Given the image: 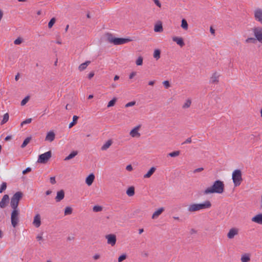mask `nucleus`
<instances>
[{
  "mask_svg": "<svg viewBox=\"0 0 262 262\" xmlns=\"http://www.w3.org/2000/svg\"><path fill=\"white\" fill-rule=\"evenodd\" d=\"M224 184L223 181L216 180L211 187L207 188L203 193L204 194L214 193L221 194L224 192Z\"/></svg>",
  "mask_w": 262,
  "mask_h": 262,
  "instance_id": "1",
  "label": "nucleus"
},
{
  "mask_svg": "<svg viewBox=\"0 0 262 262\" xmlns=\"http://www.w3.org/2000/svg\"><path fill=\"white\" fill-rule=\"evenodd\" d=\"M23 195V194L21 191H17L11 198L10 202V206L12 209L11 213H18L19 210L17 207Z\"/></svg>",
  "mask_w": 262,
  "mask_h": 262,
  "instance_id": "2",
  "label": "nucleus"
},
{
  "mask_svg": "<svg viewBox=\"0 0 262 262\" xmlns=\"http://www.w3.org/2000/svg\"><path fill=\"white\" fill-rule=\"evenodd\" d=\"M107 40L109 42L112 43L115 45H120L125 44L132 40L129 38H116L111 34H107Z\"/></svg>",
  "mask_w": 262,
  "mask_h": 262,
  "instance_id": "3",
  "label": "nucleus"
},
{
  "mask_svg": "<svg viewBox=\"0 0 262 262\" xmlns=\"http://www.w3.org/2000/svg\"><path fill=\"white\" fill-rule=\"evenodd\" d=\"M232 179L235 187L239 186L243 181L241 170L239 169L234 170L232 172Z\"/></svg>",
  "mask_w": 262,
  "mask_h": 262,
  "instance_id": "4",
  "label": "nucleus"
},
{
  "mask_svg": "<svg viewBox=\"0 0 262 262\" xmlns=\"http://www.w3.org/2000/svg\"><path fill=\"white\" fill-rule=\"evenodd\" d=\"M52 156L51 151H48L39 156L37 162L39 163H46Z\"/></svg>",
  "mask_w": 262,
  "mask_h": 262,
  "instance_id": "5",
  "label": "nucleus"
},
{
  "mask_svg": "<svg viewBox=\"0 0 262 262\" xmlns=\"http://www.w3.org/2000/svg\"><path fill=\"white\" fill-rule=\"evenodd\" d=\"M252 31L256 38V40H257L260 43H262V27H254L252 29Z\"/></svg>",
  "mask_w": 262,
  "mask_h": 262,
  "instance_id": "6",
  "label": "nucleus"
},
{
  "mask_svg": "<svg viewBox=\"0 0 262 262\" xmlns=\"http://www.w3.org/2000/svg\"><path fill=\"white\" fill-rule=\"evenodd\" d=\"M105 238L107 239V243L112 246L115 245L116 243V236L114 234H110L105 235Z\"/></svg>",
  "mask_w": 262,
  "mask_h": 262,
  "instance_id": "7",
  "label": "nucleus"
},
{
  "mask_svg": "<svg viewBox=\"0 0 262 262\" xmlns=\"http://www.w3.org/2000/svg\"><path fill=\"white\" fill-rule=\"evenodd\" d=\"M141 127V125H139L135 127L133 129H132L129 133L130 136L133 138L137 137L139 138L140 137L141 135L139 133V130Z\"/></svg>",
  "mask_w": 262,
  "mask_h": 262,
  "instance_id": "8",
  "label": "nucleus"
},
{
  "mask_svg": "<svg viewBox=\"0 0 262 262\" xmlns=\"http://www.w3.org/2000/svg\"><path fill=\"white\" fill-rule=\"evenodd\" d=\"M254 17L255 19L262 25V9H256L254 11Z\"/></svg>",
  "mask_w": 262,
  "mask_h": 262,
  "instance_id": "9",
  "label": "nucleus"
},
{
  "mask_svg": "<svg viewBox=\"0 0 262 262\" xmlns=\"http://www.w3.org/2000/svg\"><path fill=\"white\" fill-rule=\"evenodd\" d=\"M199 211L205 209H208L211 207V203L209 201H205V202L198 204Z\"/></svg>",
  "mask_w": 262,
  "mask_h": 262,
  "instance_id": "10",
  "label": "nucleus"
},
{
  "mask_svg": "<svg viewBox=\"0 0 262 262\" xmlns=\"http://www.w3.org/2000/svg\"><path fill=\"white\" fill-rule=\"evenodd\" d=\"M19 214H11V224L13 227H15L19 222Z\"/></svg>",
  "mask_w": 262,
  "mask_h": 262,
  "instance_id": "11",
  "label": "nucleus"
},
{
  "mask_svg": "<svg viewBox=\"0 0 262 262\" xmlns=\"http://www.w3.org/2000/svg\"><path fill=\"white\" fill-rule=\"evenodd\" d=\"M238 233V230L237 228H231L227 234V237L229 239H232Z\"/></svg>",
  "mask_w": 262,
  "mask_h": 262,
  "instance_id": "12",
  "label": "nucleus"
},
{
  "mask_svg": "<svg viewBox=\"0 0 262 262\" xmlns=\"http://www.w3.org/2000/svg\"><path fill=\"white\" fill-rule=\"evenodd\" d=\"M33 224L36 228H38L40 226L41 217L39 214H36V215L34 216Z\"/></svg>",
  "mask_w": 262,
  "mask_h": 262,
  "instance_id": "13",
  "label": "nucleus"
},
{
  "mask_svg": "<svg viewBox=\"0 0 262 262\" xmlns=\"http://www.w3.org/2000/svg\"><path fill=\"white\" fill-rule=\"evenodd\" d=\"M55 137V134L53 131H50L47 133L45 140L49 141L50 142L54 140Z\"/></svg>",
  "mask_w": 262,
  "mask_h": 262,
  "instance_id": "14",
  "label": "nucleus"
},
{
  "mask_svg": "<svg viewBox=\"0 0 262 262\" xmlns=\"http://www.w3.org/2000/svg\"><path fill=\"white\" fill-rule=\"evenodd\" d=\"M187 210L189 212L199 211L198 204L193 203L190 204L188 207Z\"/></svg>",
  "mask_w": 262,
  "mask_h": 262,
  "instance_id": "15",
  "label": "nucleus"
},
{
  "mask_svg": "<svg viewBox=\"0 0 262 262\" xmlns=\"http://www.w3.org/2000/svg\"><path fill=\"white\" fill-rule=\"evenodd\" d=\"M9 195L5 194L0 202V207L1 208H4L6 206V204L9 202Z\"/></svg>",
  "mask_w": 262,
  "mask_h": 262,
  "instance_id": "16",
  "label": "nucleus"
},
{
  "mask_svg": "<svg viewBox=\"0 0 262 262\" xmlns=\"http://www.w3.org/2000/svg\"><path fill=\"white\" fill-rule=\"evenodd\" d=\"M172 40L176 42L181 47H183L185 45L183 39L182 37L174 36L172 37Z\"/></svg>",
  "mask_w": 262,
  "mask_h": 262,
  "instance_id": "17",
  "label": "nucleus"
},
{
  "mask_svg": "<svg viewBox=\"0 0 262 262\" xmlns=\"http://www.w3.org/2000/svg\"><path fill=\"white\" fill-rule=\"evenodd\" d=\"M64 197V192L63 190H61L58 191L57 192V195L55 198L56 201L57 202H60L62 200Z\"/></svg>",
  "mask_w": 262,
  "mask_h": 262,
  "instance_id": "18",
  "label": "nucleus"
},
{
  "mask_svg": "<svg viewBox=\"0 0 262 262\" xmlns=\"http://www.w3.org/2000/svg\"><path fill=\"white\" fill-rule=\"evenodd\" d=\"M95 179V176L93 173H91L85 179V183L88 186H91Z\"/></svg>",
  "mask_w": 262,
  "mask_h": 262,
  "instance_id": "19",
  "label": "nucleus"
},
{
  "mask_svg": "<svg viewBox=\"0 0 262 262\" xmlns=\"http://www.w3.org/2000/svg\"><path fill=\"white\" fill-rule=\"evenodd\" d=\"M252 221L254 222L262 225V214H257L252 219Z\"/></svg>",
  "mask_w": 262,
  "mask_h": 262,
  "instance_id": "20",
  "label": "nucleus"
},
{
  "mask_svg": "<svg viewBox=\"0 0 262 262\" xmlns=\"http://www.w3.org/2000/svg\"><path fill=\"white\" fill-rule=\"evenodd\" d=\"M219 75L216 73H214L212 74L210 78V82L211 83H216L219 82Z\"/></svg>",
  "mask_w": 262,
  "mask_h": 262,
  "instance_id": "21",
  "label": "nucleus"
},
{
  "mask_svg": "<svg viewBox=\"0 0 262 262\" xmlns=\"http://www.w3.org/2000/svg\"><path fill=\"white\" fill-rule=\"evenodd\" d=\"M113 142L111 140H107L101 147L102 150H107L112 144Z\"/></svg>",
  "mask_w": 262,
  "mask_h": 262,
  "instance_id": "22",
  "label": "nucleus"
},
{
  "mask_svg": "<svg viewBox=\"0 0 262 262\" xmlns=\"http://www.w3.org/2000/svg\"><path fill=\"white\" fill-rule=\"evenodd\" d=\"M91 63L90 61H86L85 62L81 63L79 65L78 67V70L80 71H82L86 69L87 67Z\"/></svg>",
  "mask_w": 262,
  "mask_h": 262,
  "instance_id": "23",
  "label": "nucleus"
},
{
  "mask_svg": "<svg viewBox=\"0 0 262 262\" xmlns=\"http://www.w3.org/2000/svg\"><path fill=\"white\" fill-rule=\"evenodd\" d=\"M156 168L154 167H152L148 171L144 176V178H150L151 175L154 173L156 171Z\"/></svg>",
  "mask_w": 262,
  "mask_h": 262,
  "instance_id": "24",
  "label": "nucleus"
},
{
  "mask_svg": "<svg viewBox=\"0 0 262 262\" xmlns=\"http://www.w3.org/2000/svg\"><path fill=\"white\" fill-rule=\"evenodd\" d=\"M126 194L129 196H132L135 194V188L133 186L129 187L126 190Z\"/></svg>",
  "mask_w": 262,
  "mask_h": 262,
  "instance_id": "25",
  "label": "nucleus"
},
{
  "mask_svg": "<svg viewBox=\"0 0 262 262\" xmlns=\"http://www.w3.org/2000/svg\"><path fill=\"white\" fill-rule=\"evenodd\" d=\"M78 154L77 151H73L69 156L66 157L64 159L65 161H68L74 158Z\"/></svg>",
  "mask_w": 262,
  "mask_h": 262,
  "instance_id": "26",
  "label": "nucleus"
},
{
  "mask_svg": "<svg viewBox=\"0 0 262 262\" xmlns=\"http://www.w3.org/2000/svg\"><path fill=\"white\" fill-rule=\"evenodd\" d=\"M250 260V255L248 254H243L241 257L242 262H249Z\"/></svg>",
  "mask_w": 262,
  "mask_h": 262,
  "instance_id": "27",
  "label": "nucleus"
},
{
  "mask_svg": "<svg viewBox=\"0 0 262 262\" xmlns=\"http://www.w3.org/2000/svg\"><path fill=\"white\" fill-rule=\"evenodd\" d=\"M154 31L156 32H161L163 31V27L162 24H156L154 27Z\"/></svg>",
  "mask_w": 262,
  "mask_h": 262,
  "instance_id": "28",
  "label": "nucleus"
},
{
  "mask_svg": "<svg viewBox=\"0 0 262 262\" xmlns=\"http://www.w3.org/2000/svg\"><path fill=\"white\" fill-rule=\"evenodd\" d=\"M78 119V117L77 116H74L73 117V121L69 125V128H72L74 125H75L77 123Z\"/></svg>",
  "mask_w": 262,
  "mask_h": 262,
  "instance_id": "29",
  "label": "nucleus"
},
{
  "mask_svg": "<svg viewBox=\"0 0 262 262\" xmlns=\"http://www.w3.org/2000/svg\"><path fill=\"white\" fill-rule=\"evenodd\" d=\"M191 104V100L190 99H187L185 102L184 103V104L182 106V108L184 109H186L187 108H189Z\"/></svg>",
  "mask_w": 262,
  "mask_h": 262,
  "instance_id": "30",
  "label": "nucleus"
},
{
  "mask_svg": "<svg viewBox=\"0 0 262 262\" xmlns=\"http://www.w3.org/2000/svg\"><path fill=\"white\" fill-rule=\"evenodd\" d=\"M160 50L159 49L155 50L154 53V57L156 58V60H158L160 58Z\"/></svg>",
  "mask_w": 262,
  "mask_h": 262,
  "instance_id": "31",
  "label": "nucleus"
},
{
  "mask_svg": "<svg viewBox=\"0 0 262 262\" xmlns=\"http://www.w3.org/2000/svg\"><path fill=\"white\" fill-rule=\"evenodd\" d=\"M31 139V137H27V138H26L25 139V140L24 141L23 144H21V148L25 147L27 146V145L30 142Z\"/></svg>",
  "mask_w": 262,
  "mask_h": 262,
  "instance_id": "32",
  "label": "nucleus"
},
{
  "mask_svg": "<svg viewBox=\"0 0 262 262\" xmlns=\"http://www.w3.org/2000/svg\"><path fill=\"white\" fill-rule=\"evenodd\" d=\"M180 154V151L179 150H177L173 151L172 152H170L168 154V156L171 157H176L178 156H179Z\"/></svg>",
  "mask_w": 262,
  "mask_h": 262,
  "instance_id": "33",
  "label": "nucleus"
},
{
  "mask_svg": "<svg viewBox=\"0 0 262 262\" xmlns=\"http://www.w3.org/2000/svg\"><path fill=\"white\" fill-rule=\"evenodd\" d=\"M93 211L95 212H101L103 211V208L101 206H95L93 207Z\"/></svg>",
  "mask_w": 262,
  "mask_h": 262,
  "instance_id": "34",
  "label": "nucleus"
},
{
  "mask_svg": "<svg viewBox=\"0 0 262 262\" xmlns=\"http://www.w3.org/2000/svg\"><path fill=\"white\" fill-rule=\"evenodd\" d=\"M181 27L185 30H187L188 28V24L187 21L185 19L182 20Z\"/></svg>",
  "mask_w": 262,
  "mask_h": 262,
  "instance_id": "35",
  "label": "nucleus"
},
{
  "mask_svg": "<svg viewBox=\"0 0 262 262\" xmlns=\"http://www.w3.org/2000/svg\"><path fill=\"white\" fill-rule=\"evenodd\" d=\"M9 118V114L8 113H6L3 116V119L1 122V124H3L6 123L8 121Z\"/></svg>",
  "mask_w": 262,
  "mask_h": 262,
  "instance_id": "36",
  "label": "nucleus"
},
{
  "mask_svg": "<svg viewBox=\"0 0 262 262\" xmlns=\"http://www.w3.org/2000/svg\"><path fill=\"white\" fill-rule=\"evenodd\" d=\"M117 101L116 98H114L112 100L110 101L107 104V107L113 106Z\"/></svg>",
  "mask_w": 262,
  "mask_h": 262,
  "instance_id": "37",
  "label": "nucleus"
},
{
  "mask_svg": "<svg viewBox=\"0 0 262 262\" xmlns=\"http://www.w3.org/2000/svg\"><path fill=\"white\" fill-rule=\"evenodd\" d=\"M43 232H41L40 233L38 234L36 236V239L39 242V244L40 245L41 244V241H43V237H42Z\"/></svg>",
  "mask_w": 262,
  "mask_h": 262,
  "instance_id": "38",
  "label": "nucleus"
},
{
  "mask_svg": "<svg viewBox=\"0 0 262 262\" xmlns=\"http://www.w3.org/2000/svg\"><path fill=\"white\" fill-rule=\"evenodd\" d=\"M55 21H56V18L55 17L51 18L48 23L49 28H51L53 27V26L54 25V24H55Z\"/></svg>",
  "mask_w": 262,
  "mask_h": 262,
  "instance_id": "39",
  "label": "nucleus"
},
{
  "mask_svg": "<svg viewBox=\"0 0 262 262\" xmlns=\"http://www.w3.org/2000/svg\"><path fill=\"white\" fill-rule=\"evenodd\" d=\"M7 188V183L6 182H3L0 187V193H2Z\"/></svg>",
  "mask_w": 262,
  "mask_h": 262,
  "instance_id": "40",
  "label": "nucleus"
},
{
  "mask_svg": "<svg viewBox=\"0 0 262 262\" xmlns=\"http://www.w3.org/2000/svg\"><path fill=\"white\" fill-rule=\"evenodd\" d=\"M136 63L138 66H141L143 63V58L142 57L140 56L138 58L136 61Z\"/></svg>",
  "mask_w": 262,
  "mask_h": 262,
  "instance_id": "41",
  "label": "nucleus"
},
{
  "mask_svg": "<svg viewBox=\"0 0 262 262\" xmlns=\"http://www.w3.org/2000/svg\"><path fill=\"white\" fill-rule=\"evenodd\" d=\"M256 41V39L253 37H249L246 39L245 42L246 43H255Z\"/></svg>",
  "mask_w": 262,
  "mask_h": 262,
  "instance_id": "42",
  "label": "nucleus"
},
{
  "mask_svg": "<svg viewBox=\"0 0 262 262\" xmlns=\"http://www.w3.org/2000/svg\"><path fill=\"white\" fill-rule=\"evenodd\" d=\"M31 121H32L31 118L27 119L21 123L20 125L22 126L24 124L30 123L31 122Z\"/></svg>",
  "mask_w": 262,
  "mask_h": 262,
  "instance_id": "43",
  "label": "nucleus"
},
{
  "mask_svg": "<svg viewBox=\"0 0 262 262\" xmlns=\"http://www.w3.org/2000/svg\"><path fill=\"white\" fill-rule=\"evenodd\" d=\"M29 96H27L24 99L22 100V101H21V105L22 106L25 105L27 102L28 101H29Z\"/></svg>",
  "mask_w": 262,
  "mask_h": 262,
  "instance_id": "44",
  "label": "nucleus"
},
{
  "mask_svg": "<svg viewBox=\"0 0 262 262\" xmlns=\"http://www.w3.org/2000/svg\"><path fill=\"white\" fill-rule=\"evenodd\" d=\"M126 258V255L125 254H122L118 257V262H121Z\"/></svg>",
  "mask_w": 262,
  "mask_h": 262,
  "instance_id": "45",
  "label": "nucleus"
},
{
  "mask_svg": "<svg viewBox=\"0 0 262 262\" xmlns=\"http://www.w3.org/2000/svg\"><path fill=\"white\" fill-rule=\"evenodd\" d=\"M23 42V39L20 37H18L14 41L15 45H20Z\"/></svg>",
  "mask_w": 262,
  "mask_h": 262,
  "instance_id": "46",
  "label": "nucleus"
},
{
  "mask_svg": "<svg viewBox=\"0 0 262 262\" xmlns=\"http://www.w3.org/2000/svg\"><path fill=\"white\" fill-rule=\"evenodd\" d=\"M73 208L71 207L68 206L65 208L64 213H72Z\"/></svg>",
  "mask_w": 262,
  "mask_h": 262,
  "instance_id": "47",
  "label": "nucleus"
},
{
  "mask_svg": "<svg viewBox=\"0 0 262 262\" xmlns=\"http://www.w3.org/2000/svg\"><path fill=\"white\" fill-rule=\"evenodd\" d=\"M136 104V102L135 101H131V102H129L127 103H126L125 105V107H130V106H133L134 105H135Z\"/></svg>",
  "mask_w": 262,
  "mask_h": 262,
  "instance_id": "48",
  "label": "nucleus"
},
{
  "mask_svg": "<svg viewBox=\"0 0 262 262\" xmlns=\"http://www.w3.org/2000/svg\"><path fill=\"white\" fill-rule=\"evenodd\" d=\"M197 232H198V231L194 228H191L189 230V234L191 235H194V234H196Z\"/></svg>",
  "mask_w": 262,
  "mask_h": 262,
  "instance_id": "49",
  "label": "nucleus"
},
{
  "mask_svg": "<svg viewBox=\"0 0 262 262\" xmlns=\"http://www.w3.org/2000/svg\"><path fill=\"white\" fill-rule=\"evenodd\" d=\"M163 84L166 89H168L170 87V84L168 81L166 80L163 81Z\"/></svg>",
  "mask_w": 262,
  "mask_h": 262,
  "instance_id": "50",
  "label": "nucleus"
},
{
  "mask_svg": "<svg viewBox=\"0 0 262 262\" xmlns=\"http://www.w3.org/2000/svg\"><path fill=\"white\" fill-rule=\"evenodd\" d=\"M203 170H204V168L203 167L198 168L195 169L193 171V173H195L200 172H201L202 171H203Z\"/></svg>",
  "mask_w": 262,
  "mask_h": 262,
  "instance_id": "51",
  "label": "nucleus"
},
{
  "mask_svg": "<svg viewBox=\"0 0 262 262\" xmlns=\"http://www.w3.org/2000/svg\"><path fill=\"white\" fill-rule=\"evenodd\" d=\"M165 209L163 207H161L159 208L157 210H156L154 213H162L164 211Z\"/></svg>",
  "mask_w": 262,
  "mask_h": 262,
  "instance_id": "52",
  "label": "nucleus"
},
{
  "mask_svg": "<svg viewBox=\"0 0 262 262\" xmlns=\"http://www.w3.org/2000/svg\"><path fill=\"white\" fill-rule=\"evenodd\" d=\"M31 171V168L30 167H27L26 169L23 171V173L24 174L27 173Z\"/></svg>",
  "mask_w": 262,
  "mask_h": 262,
  "instance_id": "53",
  "label": "nucleus"
},
{
  "mask_svg": "<svg viewBox=\"0 0 262 262\" xmlns=\"http://www.w3.org/2000/svg\"><path fill=\"white\" fill-rule=\"evenodd\" d=\"M155 4L159 8L161 7V4L159 0H154Z\"/></svg>",
  "mask_w": 262,
  "mask_h": 262,
  "instance_id": "54",
  "label": "nucleus"
},
{
  "mask_svg": "<svg viewBox=\"0 0 262 262\" xmlns=\"http://www.w3.org/2000/svg\"><path fill=\"white\" fill-rule=\"evenodd\" d=\"M50 183L52 184L56 183L55 178L54 177H51L50 179Z\"/></svg>",
  "mask_w": 262,
  "mask_h": 262,
  "instance_id": "55",
  "label": "nucleus"
},
{
  "mask_svg": "<svg viewBox=\"0 0 262 262\" xmlns=\"http://www.w3.org/2000/svg\"><path fill=\"white\" fill-rule=\"evenodd\" d=\"M126 169L127 170V171H130L133 170V167L132 166L129 164V165H128L126 167Z\"/></svg>",
  "mask_w": 262,
  "mask_h": 262,
  "instance_id": "56",
  "label": "nucleus"
},
{
  "mask_svg": "<svg viewBox=\"0 0 262 262\" xmlns=\"http://www.w3.org/2000/svg\"><path fill=\"white\" fill-rule=\"evenodd\" d=\"M191 142V138H188L182 144H186V143H190Z\"/></svg>",
  "mask_w": 262,
  "mask_h": 262,
  "instance_id": "57",
  "label": "nucleus"
},
{
  "mask_svg": "<svg viewBox=\"0 0 262 262\" xmlns=\"http://www.w3.org/2000/svg\"><path fill=\"white\" fill-rule=\"evenodd\" d=\"M94 76V72H91L89 73V74L88 75V78L89 79H91L92 77H93V76Z\"/></svg>",
  "mask_w": 262,
  "mask_h": 262,
  "instance_id": "58",
  "label": "nucleus"
},
{
  "mask_svg": "<svg viewBox=\"0 0 262 262\" xmlns=\"http://www.w3.org/2000/svg\"><path fill=\"white\" fill-rule=\"evenodd\" d=\"M160 214H152V219H157Z\"/></svg>",
  "mask_w": 262,
  "mask_h": 262,
  "instance_id": "59",
  "label": "nucleus"
},
{
  "mask_svg": "<svg viewBox=\"0 0 262 262\" xmlns=\"http://www.w3.org/2000/svg\"><path fill=\"white\" fill-rule=\"evenodd\" d=\"M99 258H100V255L98 254H96L94 255V256H93V258L95 260H97Z\"/></svg>",
  "mask_w": 262,
  "mask_h": 262,
  "instance_id": "60",
  "label": "nucleus"
},
{
  "mask_svg": "<svg viewBox=\"0 0 262 262\" xmlns=\"http://www.w3.org/2000/svg\"><path fill=\"white\" fill-rule=\"evenodd\" d=\"M173 219L174 220H178L180 222H182L183 221V220L182 219H180V217L179 216H174L172 217Z\"/></svg>",
  "mask_w": 262,
  "mask_h": 262,
  "instance_id": "61",
  "label": "nucleus"
},
{
  "mask_svg": "<svg viewBox=\"0 0 262 262\" xmlns=\"http://www.w3.org/2000/svg\"><path fill=\"white\" fill-rule=\"evenodd\" d=\"M12 138V136H7L5 139V141H9L10 140H11Z\"/></svg>",
  "mask_w": 262,
  "mask_h": 262,
  "instance_id": "62",
  "label": "nucleus"
},
{
  "mask_svg": "<svg viewBox=\"0 0 262 262\" xmlns=\"http://www.w3.org/2000/svg\"><path fill=\"white\" fill-rule=\"evenodd\" d=\"M210 32L212 34L214 35L215 33V30L212 28V27H210Z\"/></svg>",
  "mask_w": 262,
  "mask_h": 262,
  "instance_id": "63",
  "label": "nucleus"
},
{
  "mask_svg": "<svg viewBox=\"0 0 262 262\" xmlns=\"http://www.w3.org/2000/svg\"><path fill=\"white\" fill-rule=\"evenodd\" d=\"M19 78V73H18L16 76H15V79L16 81H17Z\"/></svg>",
  "mask_w": 262,
  "mask_h": 262,
  "instance_id": "64",
  "label": "nucleus"
}]
</instances>
